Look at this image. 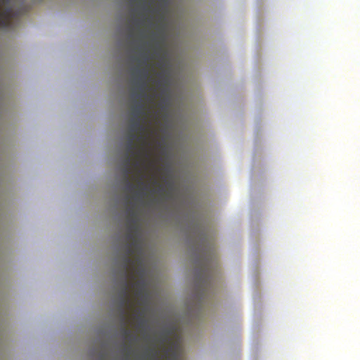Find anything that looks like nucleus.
Listing matches in <instances>:
<instances>
[{
	"mask_svg": "<svg viewBox=\"0 0 360 360\" xmlns=\"http://www.w3.org/2000/svg\"><path fill=\"white\" fill-rule=\"evenodd\" d=\"M146 119L131 117L129 127L128 134H137V139L143 143L149 139L148 126L146 124Z\"/></svg>",
	"mask_w": 360,
	"mask_h": 360,
	"instance_id": "nucleus-7",
	"label": "nucleus"
},
{
	"mask_svg": "<svg viewBox=\"0 0 360 360\" xmlns=\"http://www.w3.org/2000/svg\"><path fill=\"white\" fill-rule=\"evenodd\" d=\"M129 38L133 39L134 38V29L132 27H129Z\"/></svg>",
	"mask_w": 360,
	"mask_h": 360,
	"instance_id": "nucleus-11",
	"label": "nucleus"
},
{
	"mask_svg": "<svg viewBox=\"0 0 360 360\" xmlns=\"http://www.w3.org/2000/svg\"><path fill=\"white\" fill-rule=\"evenodd\" d=\"M153 183H154L155 184H158V181H153Z\"/></svg>",
	"mask_w": 360,
	"mask_h": 360,
	"instance_id": "nucleus-15",
	"label": "nucleus"
},
{
	"mask_svg": "<svg viewBox=\"0 0 360 360\" xmlns=\"http://www.w3.org/2000/svg\"><path fill=\"white\" fill-rule=\"evenodd\" d=\"M125 186H124V191L127 193H134L136 188V186L134 185L130 178L125 179L123 180Z\"/></svg>",
	"mask_w": 360,
	"mask_h": 360,
	"instance_id": "nucleus-10",
	"label": "nucleus"
},
{
	"mask_svg": "<svg viewBox=\"0 0 360 360\" xmlns=\"http://www.w3.org/2000/svg\"><path fill=\"white\" fill-rule=\"evenodd\" d=\"M143 98H148L150 101H153V97L146 92V94H142V91H136L135 88L133 89L131 92V99L134 104L131 108V117L146 119L148 112L146 110V105L142 102Z\"/></svg>",
	"mask_w": 360,
	"mask_h": 360,
	"instance_id": "nucleus-6",
	"label": "nucleus"
},
{
	"mask_svg": "<svg viewBox=\"0 0 360 360\" xmlns=\"http://www.w3.org/2000/svg\"><path fill=\"white\" fill-rule=\"evenodd\" d=\"M131 20H132V21H133V22H134L136 25H137V26H139V25L141 24V22L140 21H139L137 19H136L135 18H133L131 19Z\"/></svg>",
	"mask_w": 360,
	"mask_h": 360,
	"instance_id": "nucleus-12",
	"label": "nucleus"
},
{
	"mask_svg": "<svg viewBox=\"0 0 360 360\" xmlns=\"http://www.w3.org/2000/svg\"><path fill=\"white\" fill-rule=\"evenodd\" d=\"M172 330H169V331H168V332L165 334V340L168 339V337H169V335L170 334H172Z\"/></svg>",
	"mask_w": 360,
	"mask_h": 360,
	"instance_id": "nucleus-13",
	"label": "nucleus"
},
{
	"mask_svg": "<svg viewBox=\"0 0 360 360\" xmlns=\"http://www.w3.org/2000/svg\"><path fill=\"white\" fill-rule=\"evenodd\" d=\"M159 190H160V191H162V187H160V188H159Z\"/></svg>",
	"mask_w": 360,
	"mask_h": 360,
	"instance_id": "nucleus-16",
	"label": "nucleus"
},
{
	"mask_svg": "<svg viewBox=\"0 0 360 360\" xmlns=\"http://www.w3.org/2000/svg\"><path fill=\"white\" fill-rule=\"evenodd\" d=\"M144 311L142 309H138L134 313L133 318L137 320V328L143 329L147 325V321L144 319Z\"/></svg>",
	"mask_w": 360,
	"mask_h": 360,
	"instance_id": "nucleus-9",
	"label": "nucleus"
},
{
	"mask_svg": "<svg viewBox=\"0 0 360 360\" xmlns=\"http://www.w3.org/2000/svg\"><path fill=\"white\" fill-rule=\"evenodd\" d=\"M137 137V134H128L124 158H128L129 156L131 159L134 158L136 159L134 165L138 167L141 164V160H146L149 158V141L147 140V143H143Z\"/></svg>",
	"mask_w": 360,
	"mask_h": 360,
	"instance_id": "nucleus-3",
	"label": "nucleus"
},
{
	"mask_svg": "<svg viewBox=\"0 0 360 360\" xmlns=\"http://www.w3.org/2000/svg\"><path fill=\"white\" fill-rule=\"evenodd\" d=\"M15 18V13L10 6L0 10V29L9 30L12 26V20Z\"/></svg>",
	"mask_w": 360,
	"mask_h": 360,
	"instance_id": "nucleus-8",
	"label": "nucleus"
},
{
	"mask_svg": "<svg viewBox=\"0 0 360 360\" xmlns=\"http://www.w3.org/2000/svg\"><path fill=\"white\" fill-rule=\"evenodd\" d=\"M143 160H141V164L138 167L134 165V162H133V159H131L129 156L128 158H124L123 160V167L122 169V174H123V180L125 179L129 178V175L131 173L132 169L131 166L133 165L136 169H137L138 174V186L140 187L139 191L136 192L134 194V197L141 196L143 197L144 191L148 189V186L143 181V174L142 170L139 168L143 165Z\"/></svg>",
	"mask_w": 360,
	"mask_h": 360,
	"instance_id": "nucleus-4",
	"label": "nucleus"
},
{
	"mask_svg": "<svg viewBox=\"0 0 360 360\" xmlns=\"http://www.w3.org/2000/svg\"><path fill=\"white\" fill-rule=\"evenodd\" d=\"M131 60H132L133 61H135V60H136V61H139V60L137 58H131Z\"/></svg>",
	"mask_w": 360,
	"mask_h": 360,
	"instance_id": "nucleus-14",
	"label": "nucleus"
},
{
	"mask_svg": "<svg viewBox=\"0 0 360 360\" xmlns=\"http://www.w3.org/2000/svg\"><path fill=\"white\" fill-rule=\"evenodd\" d=\"M217 268V259L214 250L204 249L199 259L197 270L198 287L205 292L212 286Z\"/></svg>",
	"mask_w": 360,
	"mask_h": 360,
	"instance_id": "nucleus-2",
	"label": "nucleus"
},
{
	"mask_svg": "<svg viewBox=\"0 0 360 360\" xmlns=\"http://www.w3.org/2000/svg\"><path fill=\"white\" fill-rule=\"evenodd\" d=\"M145 60L142 63L145 65L143 69L135 67L131 69V73L134 77H136L134 79L133 83L137 87L139 91H142V94H146L148 88L147 80L149 77V68L148 67V58L146 54H144Z\"/></svg>",
	"mask_w": 360,
	"mask_h": 360,
	"instance_id": "nucleus-5",
	"label": "nucleus"
},
{
	"mask_svg": "<svg viewBox=\"0 0 360 360\" xmlns=\"http://www.w3.org/2000/svg\"><path fill=\"white\" fill-rule=\"evenodd\" d=\"M130 196H125L127 204V240L125 245V254L122 257V281L121 289L119 292V310L122 323V334L124 338H129L130 341L136 339V337L132 332L127 329V308H131L132 303L129 295V291L133 289L134 296L138 300L139 304L147 302L148 295L146 290V283L144 279L134 281L135 274H139L141 277L143 276L144 269L142 261L137 257L134 260L131 258L136 250L139 249V245L137 241L136 234L138 232L137 216L133 205H129Z\"/></svg>",
	"mask_w": 360,
	"mask_h": 360,
	"instance_id": "nucleus-1",
	"label": "nucleus"
}]
</instances>
